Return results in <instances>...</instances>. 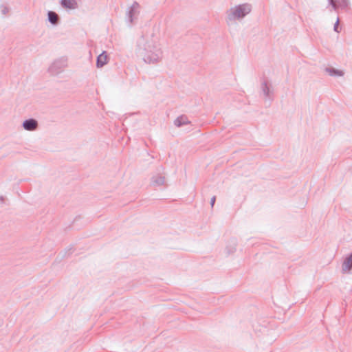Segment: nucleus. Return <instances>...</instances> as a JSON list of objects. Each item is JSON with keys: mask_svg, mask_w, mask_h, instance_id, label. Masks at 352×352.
<instances>
[{"mask_svg": "<svg viewBox=\"0 0 352 352\" xmlns=\"http://www.w3.org/2000/svg\"><path fill=\"white\" fill-rule=\"evenodd\" d=\"M250 11V8L248 6H240L239 7L235 8L234 10H233V17L236 19L243 17L245 14L249 13Z\"/></svg>", "mask_w": 352, "mask_h": 352, "instance_id": "f257e3e1", "label": "nucleus"}, {"mask_svg": "<svg viewBox=\"0 0 352 352\" xmlns=\"http://www.w3.org/2000/svg\"><path fill=\"white\" fill-rule=\"evenodd\" d=\"M108 62V56L105 52L100 54L97 58V67H101Z\"/></svg>", "mask_w": 352, "mask_h": 352, "instance_id": "f03ea898", "label": "nucleus"}, {"mask_svg": "<svg viewBox=\"0 0 352 352\" xmlns=\"http://www.w3.org/2000/svg\"><path fill=\"white\" fill-rule=\"evenodd\" d=\"M23 126L26 130H34L37 126V122L34 120H28L23 122Z\"/></svg>", "mask_w": 352, "mask_h": 352, "instance_id": "7ed1b4c3", "label": "nucleus"}, {"mask_svg": "<svg viewBox=\"0 0 352 352\" xmlns=\"http://www.w3.org/2000/svg\"><path fill=\"white\" fill-rule=\"evenodd\" d=\"M61 5L67 9H75L77 7V3L74 0H62Z\"/></svg>", "mask_w": 352, "mask_h": 352, "instance_id": "20e7f679", "label": "nucleus"}, {"mask_svg": "<svg viewBox=\"0 0 352 352\" xmlns=\"http://www.w3.org/2000/svg\"><path fill=\"white\" fill-rule=\"evenodd\" d=\"M352 267V254L349 256L342 265V270L344 272L349 271Z\"/></svg>", "mask_w": 352, "mask_h": 352, "instance_id": "39448f33", "label": "nucleus"}, {"mask_svg": "<svg viewBox=\"0 0 352 352\" xmlns=\"http://www.w3.org/2000/svg\"><path fill=\"white\" fill-rule=\"evenodd\" d=\"M49 20L52 23H56L58 20L57 14L54 12H49L48 13Z\"/></svg>", "mask_w": 352, "mask_h": 352, "instance_id": "423d86ee", "label": "nucleus"}, {"mask_svg": "<svg viewBox=\"0 0 352 352\" xmlns=\"http://www.w3.org/2000/svg\"><path fill=\"white\" fill-rule=\"evenodd\" d=\"M328 72L331 76H342L343 72L340 70H335L333 69H328Z\"/></svg>", "mask_w": 352, "mask_h": 352, "instance_id": "0eeeda50", "label": "nucleus"}, {"mask_svg": "<svg viewBox=\"0 0 352 352\" xmlns=\"http://www.w3.org/2000/svg\"><path fill=\"white\" fill-rule=\"evenodd\" d=\"M183 119L182 118H178L176 121H175V123L177 126H180L182 124V122L180 121V120Z\"/></svg>", "mask_w": 352, "mask_h": 352, "instance_id": "6e6552de", "label": "nucleus"}, {"mask_svg": "<svg viewBox=\"0 0 352 352\" xmlns=\"http://www.w3.org/2000/svg\"><path fill=\"white\" fill-rule=\"evenodd\" d=\"M215 200H216L215 197H213L211 199V206H212V207L214 206V202H215Z\"/></svg>", "mask_w": 352, "mask_h": 352, "instance_id": "1a4fd4ad", "label": "nucleus"}, {"mask_svg": "<svg viewBox=\"0 0 352 352\" xmlns=\"http://www.w3.org/2000/svg\"><path fill=\"white\" fill-rule=\"evenodd\" d=\"M331 4L333 5V7H335V4H334V2H333V0H331Z\"/></svg>", "mask_w": 352, "mask_h": 352, "instance_id": "9d476101", "label": "nucleus"}]
</instances>
